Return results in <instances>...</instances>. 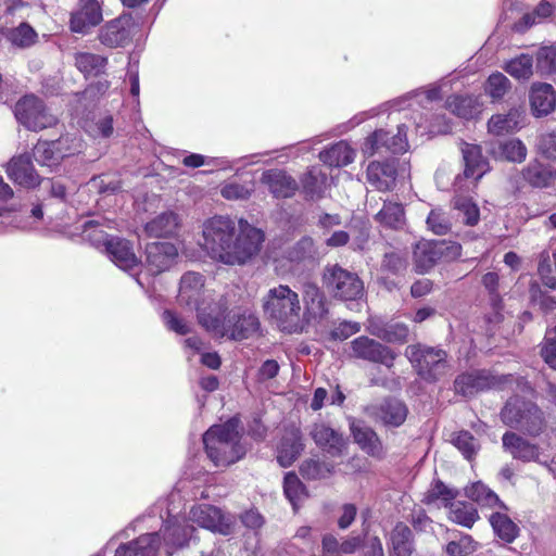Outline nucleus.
Instances as JSON below:
<instances>
[{"label":"nucleus","instance_id":"1","mask_svg":"<svg viewBox=\"0 0 556 556\" xmlns=\"http://www.w3.org/2000/svg\"><path fill=\"white\" fill-rule=\"evenodd\" d=\"M199 323L214 336L233 341L245 340L260 328L257 316L249 308L232 306L229 295H222L210 312L200 309Z\"/></svg>","mask_w":556,"mask_h":556},{"label":"nucleus","instance_id":"2","mask_svg":"<svg viewBox=\"0 0 556 556\" xmlns=\"http://www.w3.org/2000/svg\"><path fill=\"white\" fill-rule=\"evenodd\" d=\"M239 420L230 419L223 425L212 426L203 435V443L208 458L215 466H228L245 454L240 443L238 431Z\"/></svg>","mask_w":556,"mask_h":556},{"label":"nucleus","instance_id":"3","mask_svg":"<svg viewBox=\"0 0 556 556\" xmlns=\"http://www.w3.org/2000/svg\"><path fill=\"white\" fill-rule=\"evenodd\" d=\"M264 313L287 332L299 328L302 306L299 294L286 285L270 288L263 298Z\"/></svg>","mask_w":556,"mask_h":556},{"label":"nucleus","instance_id":"4","mask_svg":"<svg viewBox=\"0 0 556 556\" xmlns=\"http://www.w3.org/2000/svg\"><path fill=\"white\" fill-rule=\"evenodd\" d=\"M263 241V231L241 218L229 248H225L217 262L229 266L244 265L260 252Z\"/></svg>","mask_w":556,"mask_h":556},{"label":"nucleus","instance_id":"5","mask_svg":"<svg viewBox=\"0 0 556 556\" xmlns=\"http://www.w3.org/2000/svg\"><path fill=\"white\" fill-rule=\"evenodd\" d=\"M98 220H88L84 224V236L93 244H103L112 262L123 270H132L139 266V261L127 240L109 237L98 229Z\"/></svg>","mask_w":556,"mask_h":556},{"label":"nucleus","instance_id":"6","mask_svg":"<svg viewBox=\"0 0 556 556\" xmlns=\"http://www.w3.org/2000/svg\"><path fill=\"white\" fill-rule=\"evenodd\" d=\"M405 355L425 380L437 381L450 371L447 354L442 349L414 344L406 348Z\"/></svg>","mask_w":556,"mask_h":556},{"label":"nucleus","instance_id":"7","mask_svg":"<svg viewBox=\"0 0 556 556\" xmlns=\"http://www.w3.org/2000/svg\"><path fill=\"white\" fill-rule=\"evenodd\" d=\"M237 230L238 227L230 217L213 216L203 223L201 245L208 256L217 262L225 248H229L228 244Z\"/></svg>","mask_w":556,"mask_h":556},{"label":"nucleus","instance_id":"8","mask_svg":"<svg viewBox=\"0 0 556 556\" xmlns=\"http://www.w3.org/2000/svg\"><path fill=\"white\" fill-rule=\"evenodd\" d=\"M14 115L20 124L31 131L53 127L58 123L56 116L51 114L42 100L34 94L25 96L16 102Z\"/></svg>","mask_w":556,"mask_h":556},{"label":"nucleus","instance_id":"9","mask_svg":"<svg viewBox=\"0 0 556 556\" xmlns=\"http://www.w3.org/2000/svg\"><path fill=\"white\" fill-rule=\"evenodd\" d=\"M325 285L330 294L341 301H356L364 294V285L358 276L338 265L327 268Z\"/></svg>","mask_w":556,"mask_h":556},{"label":"nucleus","instance_id":"10","mask_svg":"<svg viewBox=\"0 0 556 556\" xmlns=\"http://www.w3.org/2000/svg\"><path fill=\"white\" fill-rule=\"evenodd\" d=\"M80 139L67 135L54 141H38L34 148V157L40 166L54 168L63 159L80 152Z\"/></svg>","mask_w":556,"mask_h":556},{"label":"nucleus","instance_id":"11","mask_svg":"<svg viewBox=\"0 0 556 556\" xmlns=\"http://www.w3.org/2000/svg\"><path fill=\"white\" fill-rule=\"evenodd\" d=\"M210 298L207 291L204 290V278L201 274L189 271L186 273L180 279L178 301L181 305L189 307L191 311L195 309L198 317L200 309L210 312V306H213L216 301L206 303L205 300Z\"/></svg>","mask_w":556,"mask_h":556},{"label":"nucleus","instance_id":"12","mask_svg":"<svg viewBox=\"0 0 556 556\" xmlns=\"http://www.w3.org/2000/svg\"><path fill=\"white\" fill-rule=\"evenodd\" d=\"M407 128L406 124L399 125L397 134L393 136H390V132L383 129L376 130L365 140L363 152L369 156L382 150L392 153L406 152L408 149Z\"/></svg>","mask_w":556,"mask_h":556},{"label":"nucleus","instance_id":"13","mask_svg":"<svg viewBox=\"0 0 556 556\" xmlns=\"http://www.w3.org/2000/svg\"><path fill=\"white\" fill-rule=\"evenodd\" d=\"M502 442L504 450L515 459L526 463L535 462L545 467H549V457L541 452L540 446L530 443L517 433L505 432Z\"/></svg>","mask_w":556,"mask_h":556},{"label":"nucleus","instance_id":"14","mask_svg":"<svg viewBox=\"0 0 556 556\" xmlns=\"http://www.w3.org/2000/svg\"><path fill=\"white\" fill-rule=\"evenodd\" d=\"M351 349L353 356L382 364L388 368L393 366L394 359L396 358V353L390 348L365 336L354 339L351 342Z\"/></svg>","mask_w":556,"mask_h":556},{"label":"nucleus","instance_id":"15","mask_svg":"<svg viewBox=\"0 0 556 556\" xmlns=\"http://www.w3.org/2000/svg\"><path fill=\"white\" fill-rule=\"evenodd\" d=\"M194 528L190 526L186 520L180 521L177 517L168 518L160 532H155L156 539L159 540V548L161 547V539L163 536V545L165 547L167 556H170L173 552L182 547L192 539Z\"/></svg>","mask_w":556,"mask_h":556},{"label":"nucleus","instance_id":"16","mask_svg":"<svg viewBox=\"0 0 556 556\" xmlns=\"http://www.w3.org/2000/svg\"><path fill=\"white\" fill-rule=\"evenodd\" d=\"M190 520L199 527L227 535L231 531L232 520L229 516L222 514L220 509L207 505L200 504L193 506L189 513Z\"/></svg>","mask_w":556,"mask_h":556},{"label":"nucleus","instance_id":"17","mask_svg":"<svg viewBox=\"0 0 556 556\" xmlns=\"http://www.w3.org/2000/svg\"><path fill=\"white\" fill-rule=\"evenodd\" d=\"M309 435L315 444L333 457L341 456L348 446V439L324 421L312 425Z\"/></svg>","mask_w":556,"mask_h":556},{"label":"nucleus","instance_id":"18","mask_svg":"<svg viewBox=\"0 0 556 556\" xmlns=\"http://www.w3.org/2000/svg\"><path fill=\"white\" fill-rule=\"evenodd\" d=\"M103 20L98 0H79L78 9L71 14L70 28L73 33L86 34Z\"/></svg>","mask_w":556,"mask_h":556},{"label":"nucleus","instance_id":"19","mask_svg":"<svg viewBox=\"0 0 556 556\" xmlns=\"http://www.w3.org/2000/svg\"><path fill=\"white\" fill-rule=\"evenodd\" d=\"M365 410L369 417L392 427L402 425L407 416V408L404 403L395 399H388L379 404L368 405Z\"/></svg>","mask_w":556,"mask_h":556},{"label":"nucleus","instance_id":"20","mask_svg":"<svg viewBox=\"0 0 556 556\" xmlns=\"http://www.w3.org/2000/svg\"><path fill=\"white\" fill-rule=\"evenodd\" d=\"M7 174L11 180L25 188H35L40 184V176L28 154L13 156L7 165Z\"/></svg>","mask_w":556,"mask_h":556},{"label":"nucleus","instance_id":"21","mask_svg":"<svg viewBox=\"0 0 556 556\" xmlns=\"http://www.w3.org/2000/svg\"><path fill=\"white\" fill-rule=\"evenodd\" d=\"M497 380L485 370H473L455 379V391L464 396H471L480 391L494 387Z\"/></svg>","mask_w":556,"mask_h":556},{"label":"nucleus","instance_id":"22","mask_svg":"<svg viewBox=\"0 0 556 556\" xmlns=\"http://www.w3.org/2000/svg\"><path fill=\"white\" fill-rule=\"evenodd\" d=\"M350 430L355 443L368 455L380 458L383 446L377 433L363 421L350 418Z\"/></svg>","mask_w":556,"mask_h":556},{"label":"nucleus","instance_id":"23","mask_svg":"<svg viewBox=\"0 0 556 556\" xmlns=\"http://www.w3.org/2000/svg\"><path fill=\"white\" fill-rule=\"evenodd\" d=\"M303 450L304 444L300 429L294 426L287 428L277 446V460L282 467H289Z\"/></svg>","mask_w":556,"mask_h":556},{"label":"nucleus","instance_id":"24","mask_svg":"<svg viewBox=\"0 0 556 556\" xmlns=\"http://www.w3.org/2000/svg\"><path fill=\"white\" fill-rule=\"evenodd\" d=\"M147 263L153 273L166 270L178 255L177 248L170 242H152L146 248Z\"/></svg>","mask_w":556,"mask_h":556},{"label":"nucleus","instance_id":"25","mask_svg":"<svg viewBox=\"0 0 556 556\" xmlns=\"http://www.w3.org/2000/svg\"><path fill=\"white\" fill-rule=\"evenodd\" d=\"M261 182L267 186L275 198H290L299 188L295 179L281 169L264 172Z\"/></svg>","mask_w":556,"mask_h":556},{"label":"nucleus","instance_id":"26","mask_svg":"<svg viewBox=\"0 0 556 556\" xmlns=\"http://www.w3.org/2000/svg\"><path fill=\"white\" fill-rule=\"evenodd\" d=\"M530 105L532 114L536 117L551 114L556 106V96L549 84H533L530 91Z\"/></svg>","mask_w":556,"mask_h":556},{"label":"nucleus","instance_id":"27","mask_svg":"<svg viewBox=\"0 0 556 556\" xmlns=\"http://www.w3.org/2000/svg\"><path fill=\"white\" fill-rule=\"evenodd\" d=\"M396 179L394 162H371L367 167V180L379 191L390 190Z\"/></svg>","mask_w":556,"mask_h":556},{"label":"nucleus","instance_id":"28","mask_svg":"<svg viewBox=\"0 0 556 556\" xmlns=\"http://www.w3.org/2000/svg\"><path fill=\"white\" fill-rule=\"evenodd\" d=\"M462 153L465 162V176L467 178L480 179L489 172V163L482 156L479 146L471 143L462 144Z\"/></svg>","mask_w":556,"mask_h":556},{"label":"nucleus","instance_id":"29","mask_svg":"<svg viewBox=\"0 0 556 556\" xmlns=\"http://www.w3.org/2000/svg\"><path fill=\"white\" fill-rule=\"evenodd\" d=\"M523 114V110L514 108L506 114L493 115L488 123L489 131L496 136L516 131L522 126Z\"/></svg>","mask_w":556,"mask_h":556},{"label":"nucleus","instance_id":"30","mask_svg":"<svg viewBox=\"0 0 556 556\" xmlns=\"http://www.w3.org/2000/svg\"><path fill=\"white\" fill-rule=\"evenodd\" d=\"M156 536L143 534L127 544H121L115 551V556H155L159 551Z\"/></svg>","mask_w":556,"mask_h":556},{"label":"nucleus","instance_id":"31","mask_svg":"<svg viewBox=\"0 0 556 556\" xmlns=\"http://www.w3.org/2000/svg\"><path fill=\"white\" fill-rule=\"evenodd\" d=\"M389 556H412L413 533L403 522H399L389 535Z\"/></svg>","mask_w":556,"mask_h":556},{"label":"nucleus","instance_id":"32","mask_svg":"<svg viewBox=\"0 0 556 556\" xmlns=\"http://www.w3.org/2000/svg\"><path fill=\"white\" fill-rule=\"evenodd\" d=\"M439 254L434 241L422 240L417 242L413 251L416 271L419 274L428 273L440 262Z\"/></svg>","mask_w":556,"mask_h":556},{"label":"nucleus","instance_id":"33","mask_svg":"<svg viewBox=\"0 0 556 556\" xmlns=\"http://www.w3.org/2000/svg\"><path fill=\"white\" fill-rule=\"evenodd\" d=\"M127 22L123 18H115L101 29L99 39L101 43L110 48L123 47L129 40Z\"/></svg>","mask_w":556,"mask_h":556},{"label":"nucleus","instance_id":"34","mask_svg":"<svg viewBox=\"0 0 556 556\" xmlns=\"http://www.w3.org/2000/svg\"><path fill=\"white\" fill-rule=\"evenodd\" d=\"M490 152L496 159L515 163H521L527 156L526 146L516 138L493 143Z\"/></svg>","mask_w":556,"mask_h":556},{"label":"nucleus","instance_id":"35","mask_svg":"<svg viewBox=\"0 0 556 556\" xmlns=\"http://www.w3.org/2000/svg\"><path fill=\"white\" fill-rule=\"evenodd\" d=\"M446 106L458 117L471 119L481 112V103L473 96H453L447 99Z\"/></svg>","mask_w":556,"mask_h":556},{"label":"nucleus","instance_id":"36","mask_svg":"<svg viewBox=\"0 0 556 556\" xmlns=\"http://www.w3.org/2000/svg\"><path fill=\"white\" fill-rule=\"evenodd\" d=\"M323 163L331 167H342L351 164L355 159V151L344 141L333 144L319 153Z\"/></svg>","mask_w":556,"mask_h":556},{"label":"nucleus","instance_id":"37","mask_svg":"<svg viewBox=\"0 0 556 556\" xmlns=\"http://www.w3.org/2000/svg\"><path fill=\"white\" fill-rule=\"evenodd\" d=\"M303 192L309 199H320L327 189V175L317 166H312L301 178Z\"/></svg>","mask_w":556,"mask_h":556},{"label":"nucleus","instance_id":"38","mask_svg":"<svg viewBox=\"0 0 556 556\" xmlns=\"http://www.w3.org/2000/svg\"><path fill=\"white\" fill-rule=\"evenodd\" d=\"M179 227L178 215L165 212L147 223L144 229L150 237H167L174 235Z\"/></svg>","mask_w":556,"mask_h":556},{"label":"nucleus","instance_id":"39","mask_svg":"<svg viewBox=\"0 0 556 556\" xmlns=\"http://www.w3.org/2000/svg\"><path fill=\"white\" fill-rule=\"evenodd\" d=\"M303 299L305 303V313L311 317H323L326 313L324 294L314 283L304 286Z\"/></svg>","mask_w":556,"mask_h":556},{"label":"nucleus","instance_id":"40","mask_svg":"<svg viewBox=\"0 0 556 556\" xmlns=\"http://www.w3.org/2000/svg\"><path fill=\"white\" fill-rule=\"evenodd\" d=\"M376 218L386 227L400 229L405 224L403 205L397 202H384L382 208L376 215Z\"/></svg>","mask_w":556,"mask_h":556},{"label":"nucleus","instance_id":"41","mask_svg":"<svg viewBox=\"0 0 556 556\" xmlns=\"http://www.w3.org/2000/svg\"><path fill=\"white\" fill-rule=\"evenodd\" d=\"M457 491L447 488L442 481H434L424 495L422 502L427 505L450 506L457 496Z\"/></svg>","mask_w":556,"mask_h":556},{"label":"nucleus","instance_id":"42","mask_svg":"<svg viewBox=\"0 0 556 556\" xmlns=\"http://www.w3.org/2000/svg\"><path fill=\"white\" fill-rule=\"evenodd\" d=\"M530 402L518 396H514L507 401L501 412L502 421L511 428H518L526 414V405Z\"/></svg>","mask_w":556,"mask_h":556},{"label":"nucleus","instance_id":"43","mask_svg":"<svg viewBox=\"0 0 556 556\" xmlns=\"http://www.w3.org/2000/svg\"><path fill=\"white\" fill-rule=\"evenodd\" d=\"M4 37L13 46L24 49L33 46L37 41L38 35L29 24L21 23L17 27L7 29Z\"/></svg>","mask_w":556,"mask_h":556},{"label":"nucleus","instance_id":"44","mask_svg":"<svg viewBox=\"0 0 556 556\" xmlns=\"http://www.w3.org/2000/svg\"><path fill=\"white\" fill-rule=\"evenodd\" d=\"M466 495L482 506L506 508L498 496L481 482H476L466 488Z\"/></svg>","mask_w":556,"mask_h":556},{"label":"nucleus","instance_id":"45","mask_svg":"<svg viewBox=\"0 0 556 556\" xmlns=\"http://www.w3.org/2000/svg\"><path fill=\"white\" fill-rule=\"evenodd\" d=\"M448 517L453 522H456L466 528H471L479 518L477 509L472 504L456 502L451 503Z\"/></svg>","mask_w":556,"mask_h":556},{"label":"nucleus","instance_id":"46","mask_svg":"<svg viewBox=\"0 0 556 556\" xmlns=\"http://www.w3.org/2000/svg\"><path fill=\"white\" fill-rule=\"evenodd\" d=\"M518 428L532 437H538L543 431V413L534 403H529L526 405L525 418H522V421Z\"/></svg>","mask_w":556,"mask_h":556},{"label":"nucleus","instance_id":"47","mask_svg":"<svg viewBox=\"0 0 556 556\" xmlns=\"http://www.w3.org/2000/svg\"><path fill=\"white\" fill-rule=\"evenodd\" d=\"M490 522L495 534L503 541L511 543L516 539L518 527L508 516L494 513L490 517Z\"/></svg>","mask_w":556,"mask_h":556},{"label":"nucleus","instance_id":"48","mask_svg":"<svg viewBox=\"0 0 556 556\" xmlns=\"http://www.w3.org/2000/svg\"><path fill=\"white\" fill-rule=\"evenodd\" d=\"M333 465L324 460L308 458L300 466V472L307 480L328 478L333 472Z\"/></svg>","mask_w":556,"mask_h":556},{"label":"nucleus","instance_id":"49","mask_svg":"<svg viewBox=\"0 0 556 556\" xmlns=\"http://www.w3.org/2000/svg\"><path fill=\"white\" fill-rule=\"evenodd\" d=\"M77 68L85 75H99L106 65V59L93 53L80 52L75 55Z\"/></svg>","mask_w":556,"mask_h":556},{"label":"nucleus","instance_id":"50","mask_svg":"<svg viewBox=\"0 0 556 556\" xmlns=\"http://www.w3.org/2000/svg\"><path fill=\"white\" fill-rule=\"evenodd\" d=\"M283 492L294 510L299 508L301 502L306 497L303 483L293 472H288L285 476Z\"/></svg>","mask_w":556,"mask_h":556},{"label":"nucleus","instance_id":"51","mask_svg":"<svg viewBox=\"0 0 556 556\" xmlns=\"http://www.w3.org/2000/svg\"><path fill=\"white\" fill-rule=\"evenodd\" d=\"M504 70L516 79H529L533 74V59L529 54H520L508 61Z\"/></svg>","mask_w":556,"mask_h":556},{"label":"nucleus","instance_id":"52","mask_svg":"<svg viewBox=\"0 0 556 556\" xmlns=\"http://www.w3.org/2000/svg\"><path fill=\"white\" fill-rule=\"evenodd\" d=\"M453 207L462 216L463 223L468 226H475L480 220V212L478 205L469 198L456 197L453 200Z\"/></svg>","mask_w":556,"mask_h":556},{"label":"nucleus","instance_id":"53","mask_svg":"<svg viewBox=\"0 0 556 556\" xmlns=\"http://www.w3.org/2000/svg\"><path fill=\"white\" fill-rule=\"evenodd\" d=\"M523 178L533 187L543 188L548 186L552 179L551 170L539 162H531L523 169Z\"/></svg>","mask_w":556,"mask_h":556},{"label":"nucleus","instance_id":"54","mask_svg":"<svg viewBox=\"0 0 556 556\" xmlns=\"http://www.w3.org/2000/svg\"><path fill=\"white\" fill-rule=\"evenodd\" d=\"M371 333L390 343H404L408 337V328L404 324L395 323L374 329Z\"/></svg>","mask_w":556,"mask_h":556},{"label":"nucleus","instance_id":"55","mask_svg":"<svg viewBox=\"0 0 556 556\" xmlns=\"http://www.w3.org/2000/svg\"><path fill=\"white\" fill-rule=\"evenodd\" d=\"M426 223L428 229L437 236L448 233L453 225L448 213L439 207L430 211Z\"/></svg>","mask_w":556,"mask_h":556},{"label":"nucleus","instance_id":"56","mask_svg":"<svg viewBox=\"0 0 556 556\" xmlns=\"http://www.w3.org/2000/svg\"><path fill=\"white\" fill-rule=\"evenodd\" d=\"M451 442L468 460L473 458L480 448L477 439L468 431L454 433Z\"/></svg>","mask_w":556,"mask_h":556},{"label":"nucleus","instance_id":"57","mask_svg":"<svg viewBox=\"0 0 556 556\" xmlns=\"http://www.w3.org/2000/svg\"><path fill=\"white\" fill-rule=\"evenodd\" d=\"M509 89V79L500 72L491 74L484 85L485 93L491 97L493 101L501 100Z\"/></svg>","mask_w":556,"mask_h":556},{"label":"nucleus","instance_id":"58","mask_svg":"<svg viewBox=\"0 0 556 556\" xmlns=\"http://www.w3.org/2000/svg\"><path fill=\"white\" fill-rule=\"evenodd\" d=\"M553 13V7L548 2H541L532 12L526 13L519 23L516 24V29L523 31L534 24L542 23Z\"/></svg>","mask_w":556,"mask_h":556},{"label":"nucleus","instance_id":"59","mask_svg":"<svg viewBox=\"0 0 556 556\" xmlns=\"http://www.w3.org/2000/svg\"><path fill=\"white\" fill-rule=\"evenodd\" d=\"M90 190H96L99 193L111 194L122 189L121 180L115 174H102L93 177L88 182Z\"/></svg>","mask_w":556,"mask_h":556},{"label":"nucleus","instance_id":"60","mask_svg":"<svg viewBox=\"0 0 556 556\" xmlns=\"http://www.w3.org/2000/svg\"><path fill=\"white\" fill-rule=\"evenodd\" d=\"M252 192L251 184L226 182L220 189V194L227 200H247Z\"/></svg>","mask_w":556,"mask_h":556},{"label":"nucleus","instance_id":"61","mask_svg":"<svg viewBox=\"0 0 556 556\" xmlns=\"http://www.w3.org/2000/svg\"><path fill=\"white\" fill-rule=\"evenodd\" d=\"M477 549V543L470 535H463L457 541H451L446 546L450 556H467Z\"/></svg>","mask_w":556,"mask_h":556},{"label":"nucleus","instance_id":"62","mask_svg":"<svg viewBox=\"0 0 556 556\" xmlns=\"http://www.w3.org/2000/svg\"><path fill=\"white\" fill-rule=\"evenodd\" d=\"M440 261L451 262L462 254V245L453 241H434Z\"/></svg>","mask_w":556,"mask_h":556},{"label":"nucleus","instance_id":"63","mask_svg":"<svg viewBox=\"0 0 556 556\" xmlns=\"http://www.w3.org/2000/svg\"><path fill=\"white\" fill-rule=\"evenodd\" d=\"M163 320L169 330L178 334H187L190 331L189 323L172 311H165L163 313Z\"/></svg>","mask_w":556,"mask_h":556},{"label":"nucleus","instance_id":"64","mask_svg":"<svg viewBox=\"0 0 556 556\" xmlns=\"http://www.w3.org/2000/svg\"><path fill=\"white\" fill-rule=\"evenodd\" d=\"M539 148L551 160H556V130L543 134L540 137Z\"/></svg>","mask_w":556,"mask_h":556}]
</instances>
